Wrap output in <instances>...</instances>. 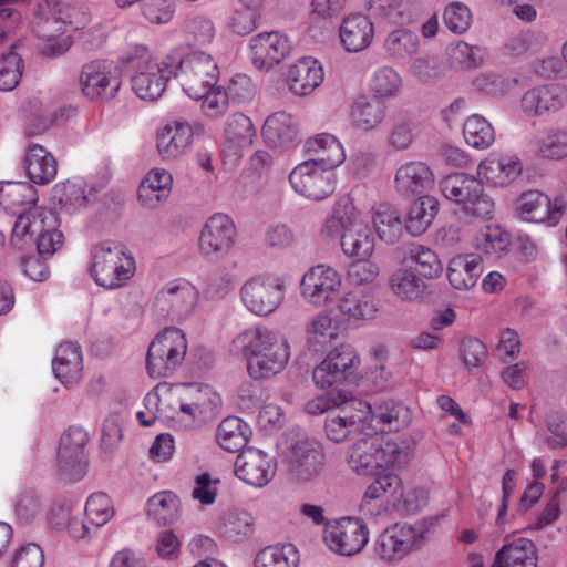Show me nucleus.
Returning a JSON list of instances; mask_svg holds the SVG:
<instances>
[{"mask_svg":"<svg viewBox=\"0 0 567 567\" xmlns=\"http://www.w3.org/2000/svg\"><path fill=\"white\" fill-rule=\"evenodd\" d=\"M230 351L247 359L249 375L256 380L281 372L290 357L287 340L266 327L239 333L233 340Z\"/></svg>","mask_w":567,"mask_h":567,"instance_id":"f257e3e1","label":"nucleus"},{"mask_svg":"<svg viewBox=\"0 0 567 567\" xmlns=\"http://www.w3.org/2000/svg\"><path fill=\"white\" fill-rule=\"evenodd\" d=\"M411 454L408 441H383L372 427V432L365 430L348 446L346 462L358 475L374 476L386 468L404 466Z\"/></svg>","mask_w":567,"mask_h":567,"instance_id":"f03ea898","label":"nucleus"},{"mask_svg":"<svg viewBox=\"0 0 567 567\" xmlns=\"http://www.w3.org/2000/svg\"><path fill=\"white\" fill-rule=\"evenodd\" d=\"M121 61L132 72V90L138 97L155 101L162 96L173 74L167 63L154 60L145 47H137L134 53L123 55Z\"/></svg>","mask_w":567,"mask_h":567,"instance_id":"7ed1b4c3","label":"nucleus"},{"mask_svg":"<svg viewBox=\"0 0 567 567\" xmlns=\"http://www.w3.org/2000/svg\"><path fill=\"white\" fill-rule=\"evenodd\" d=\"M134 270L135 261L121 244L104 241L92 247L90 272L99 286L120 288L133 276Z\"/></svg>","mask_w":567,"mask_h":567,"instance_id":"20e7f679","label":"nucleus"},{"mask_svg":"<svg viewBox=\"0 0 567 567\" xmlns=\"http://www.w3.org/2000/svg\"><path fill=\"white\" fill-rule=\"evenodd\" d=\"M442 195L458 205L473 217L487 219L494 212L493 199L484 193L481 179L465 173L445 176L439 184Z\"/></svg>","mask_w":567,"mask_h":567,"instance_id":"39448f33","label":"nucleus"},{"mask_svg":"<svg viewBox=\"0 0 567 567\" xmlns=\"http://www.w3.org/2000/svg\"><path fill=\"white\" fill-rule=\"evenodd\" d=\"M186 352L185 333L175 327L165 328L148 346L146 357L148 375L156 379L172 375L184 361Z\"/></svg>","mask_w":567,"mask_h":567,"instance_id":"423d86ee","label":"nucleus"},{"mask_svg":"<svg viewBox=\"0 0 567 567\" xmlns=\"http://www.w3.org/2000/svg\"><path fill=\"white\" fill-rule=\"evenodd\" d=\"M175 76L183 91L193 100L203 97L214 89L219 70L214 59L204 52H192L178 62Z\"/></svg>","mask_w":567,"mask_h":567,"instance_id":"0eeeda50","label":"nucleus"},{"mask_svg":"<svg viewBox=\"0 0 567 567\" xmlns=\"http://www.w3.org/2000/svg\"><path fill=\"white\" fill-rule=\"evenodd\" d=\"M79 84L89 100L110 101L121 87L120 70L112 61L92 60L82 66Z\"/></svg>","mask_w":567,"mask_h":567,"instance_id":"6e6552de","label":"nucleus"},{"mask_svg":"<svg viewBox=\"0 0 567 567\" xmlns=\"http://www.w3.org/2000/svg\"><path fill=\"white\" fill-rule=\"evenodd\" d=\"M323 540L334 554L351 557L368 544L369 529L360 519L342 517L326 524Z\"/></svg>","mask_w":567,"mask_h":567,"instance_id":"1a4fd4ad","label":"nucleus"},{"mask_svg":"<svg viewBox=\"0 0 567 567\" xmlns=\"http://www.w3.org/2000/svg\"><path fill=\"white\" fill-rule=\"evenodd\" d=\"M326 457L318 443L309 437L297 439L287 446L284 463L297 481L309 482L324 467Z\"/></svg>","mask_w":567,"mask_h":567,"instance_id":"9d476101","label":"nucleus"},{"mask_svg":"<svg viewBox=\"0 0 567 567\" xmlns=\"http://www.w3.org/2000/svg\"><path fill=\"white\" fill-rule=\"evenodd\" d=\"M360 359L350 344H340L332 349L313 372V382L322 388L342 383L353 377L359 368Z\"/></svg>","mask_w":567,"mask_h":567,"instance_id":"9b49d317","label":"nucleus"},{"mask_svg":"<svg viewBox=\"0 0 567 567\" xmlns=\"http://www.w3.org/2000/svg\"><path fill=\"white\" fill-rule=\"evenodd\" d=\"M371 405L361 400H342V406L338 413H330L324 423L328 439L333 442H342L350 434L359 436L367 430L368 416Z\"/></svg>","mask_w":567,"mask_h":567,"instance_id":"f8f14e48","label":"nucleus"},{"mask_svg":"<svg viewBox=\"0 0 567 567\" xmlns=\"http://www.w3.org/2000/svg\"><path fill=\"white\" fill-rule=\"evenodd\" d=\"M240 297L250 312L258 316H268L281 303L284 285L276 278L255 276L243 285Z\"/></svg>","mask_w":567,"mask_h":567,"instance_id":"ddd939ff","label":"nucleus"},{"mask_svg":"<svg viewBox=\"0 0 567 567\" xmlns=\"http://www.w3.org/2000/svg\"><path fill=\"white\" fill-rule=\"evenodd\" d=\"M341 284V276L334 268L317 265L303 275L300 282L301 296L309 303L322 307L337 299Z\"/></svg>","mask_w":567,"mask_h":567,"instance_id":"4468645a","label":"nucleus"},{"mask_svg":"<svg viewBox=\"0 0 567 567\" xmlns=\"http://www.w3.org/2000/svg\"><path fill=\"white\" fill-rule=\"evenodd\" d=\"M236 241V227L224 214L208 218L199 236V251L209 260H219L227 256Z\"/></svg>","mask_w":567,"mask_h":567,"instance_id":"2eb2a0df","label":"nucleus"},{"mask_svg":"<svg viewBox=\"0 0 567 567\" xmlns=\"http://www.w3.org/2000/svg\"><path fill=\"white\" fill-rule=\"evenodd\" d=\"M87 433L80 426H71L62 435L58 449V465L68 480H81L86 473L85 446Z\"/></svg>","mask_w":567,"mask_h":567,"instance_id":"dca6fc26","label":"nucleus"},{"mask_svg":"<svg viewBox=\"0 0 567 567\" xmlns=\"http://www.w3.org/2000/svg\"><path fill=\"white\" fill-rule=\"evenodd\" d=\"M421 540V530L409 524H394L378 536L374 553L388 563L400 560L417 548Z\"/></svg>","mask_w":567,"mask_h":567,"instance_id":"f3484780","label":"nucleus"},{"mask_svg":"<svg viewBox=\"0 0 567 567\" xmlns=\"http://www.w3.org/2000/svg\"><path fill=\"white\" fill-rule=\"evenodd\" d=\"M293 189L302 196L321 200L334 192V174L322 167L309 163H300L289 175Z\"/></svg>","mask_w":567,"mask_h":567,"instance_id":"a211bd4d","label":"nucleus"},{"mask_svg":"<svg viewBox=\"0 0 567 567\" xmlns=\"http://www.w3.org/2000/svg\"><path fill=\"white\" fill-rule=\"evenodd\" d=\"M196 302V290L186 281H172L156 295L154 311L162 318L179 320L187 316Z\"/></svg>","mask_w":567,"mask_h":567,"instance_id":"6ab92c4d","label":"nucleus"},{"mask_svg":"<svg viewBox=\"0 0 567 567\" xmlns=\"http://www.w3.org/2000/svg\"><path fill=\"white\" fill-rule=\"evenodd\" d=\"M276 473L274 460L256 449L243 451L235 462V474L245 483L255 487L267 485Z\"/></svg>","mask_w":567,"mask_h":567,"instance_id":"aec40b11","label":"nucleus"},{"mask_svg":"<svg viewBox=\"0 0 567 567\" xmlns=\"http://www.w3.org/2000/svg\"><path fill=\"white\" fill-rule=\"evenodd\" d=\"M517 212L524 220L555 226L564 215V204L558 198L551 202L539 190H528L520 195Z\"/></svg>","mask_w":567,"mask_h":567,"instance_id":"412c9836","label":"nucleus"},{"mask_svg":"<svg viewBox=\"0 0 567 567\" xmlns=\"http://www.w3.org/2000/svg\"><path fill=\"white\" fill-rule=\"evenodd\" d=\"M251 60L256 68L269 70L279 64L291 51L287 35L280 32H265L250 40Z\"/></svg>","mask_w":567,"mask_h":567,"instance_id":"4be33fe9","label":"nucleus"},{"mask_svg":"<svg viewBox=\"0 0 567 567\" xmlns=\"http://www.w3.org/2000/svg\"><path fill=\"white\" fill-rule=\"evenodd\" d=\"M520 103L527 115L543 116L555 113L567 104V86L550 84L533 87L523 95Z\"/></svg>","mask_w":567,"mask_h":567,"instance_id":"5701e85b","label":"nucleus"},{"mask_svg":"<svg viewBox=\"0 0 567 567\" xmlns=\"http://www.w3.org/2000/svg\"><path fill=\"white\" fill-rule=\"evenodd\" d=\"M305 150L311 157L303 163H309L312 166L322 167L331 172L341 165L346 158L340 142L333 135L327 133L309 138L306 142Z\"/></svg>","mask_w":567,"mask_h":567,"instance_id":"b1692460","label":"nucleus"},{"mask_svg":"<svg viewBox=\"0 0 567 567\" xmlns=\"http://www.w3.org/2000/svg\"><path fill=\"white\" fill-rule=\"evenodd\" d=\"M193 128L186 122L174 121L157 132V151L163 159H175L189 148Z\"/></svg>","mask_w":567,"mask_h":567,"instance_id":"393cba45","label":"nucleus"},{"mask_svg":"<svg viewBox=\"0 0 567 567\" xmlns=\"http://www.w3.org/2000/svg\"><path fill=\"white\" fill-rule=\"evenodd\" d=\"M323 69L317 60L307 56L289 66L286 83L296 95L310 94L323 81Z\"/></svg>","mask_w":567,"mask_h":567,"instance_id":"a878e982","label":"nucleus"},{"mask_svg":"<svg viewBox=\"0 0 567 567\" xmlns=\"http://www.w3.org/2000/svg\"><path fill=\"white\" fill-rule=\"evenodd\" d=\"M224 134V152L238 159L243 151L251 145L256 130L248 116L234 113L226 121Z\"/></svg>","mask_w":567,"mask_h":567,"instance_id":"bb28decb","label":"nucleus"},{"mask_svg":"<svg viewBox=\"0 0 567 567\" xmlns=\"http://www.w3.org/2000/svg\"><path fill=\"white\" fill-rule=\"evenodd\" d=\"M373 35V24L364 14H352L344 18L339 28L341 43L349 52L365 50L371 44Z\"/></svg>","mask_w":567,"mask_h":567,"instance_id":"cd10ccee","label":"nucleus"},{"mask_svg":"<svg viewBox=\"0 0 567 567\" xmlns=\"http://www.w3.org/2000/svg\"><path fill=\"white\" fill-rule=\"evenodd\" d=\"M411 422V413L408 408L402 405L401 403L394 402L392 400L382 401L374 406L371 408V412L368 416L367 430L372 432V427H375L377 431H400L406 427Z\"/></svg>","mask_w":567,"mask_h":567,"instance_id":"c85d7f7f","label":"nucleus"},{"mask_svg":"<svg viewBox=\"0 0 567 567\" xmlns=\"http://www.w3.org/2000/svg\"><path fill=\"white\" fill-rule=\"evenodd\" d=\"M52 367L55 377L65 386L78 384L83 371L80 348L71 342L60 344L56 349Z\"/></svg>","mask_w":567,"mask_h":567,"instance_id":"c756f323","label":"nucleus"},{"mask_svg":"<svg viewBox=\"0 0 567 567\" xmlns=\"http://www.w3.org/2000/svg\"><path fill=\"white\" fill-rule=\"evenodd\" d=\"M433 183V172L423 162L406 163L395 174L396 189L405 196L422 193L429 189Z\"/></svg>","mask_w":567,"mask_h":567,"instance_id":"7c9ffc66","label":"nucleus"},{"mask_svg":"<svg viewBox=\"0 0 567 567\" xmlns=\"http://www.w3.org/2000/svg\"><path fill=\"white\" fill-rule=\"evenodd\" d=\"M523 172V164L516 156H503L481 162L477 167L478 176L484 177L491 185L505 187L513 183Z\"/></svg>","mask_w":567,"mask_h":567,"instance_id":"2f4dec72","label":"nucleus"},{"mask_svg":"<svg viewBox=\"0 0 567 567\" xmlns=\"http://www.w3.org/2000/svg\"><path fill=\"white\" fill-rule=\"evenodd\" d=\"M42 210L32 207L18 215L9 240L10 248L25 251L33 247L37 231L43 228Z\"/></svg>","mask_w":567,"mask_h":567,"instance_id":"473e14b6","label":"nucleus"},{"mask_svg":"<svg viewBox=\"0 0 567 567\" xmlns=\"http://www.w3.org/2000/svg\"><path fill=\"white\" fill-rule=\"evenodd\" d=\"M299 130L297 122L290 114L277 112L267 117L262 136L266 143L272 147H289L298 138Z\"/></svg>","mask_w":567,"mask_h":567,"instance_id":"72a5a7b5","label":"nucleus"},{"mask_svg":"<svg viewBox=\"0 0 567 567\" xmlns=\"http://www.w3.org/2000/svg\"><path fill=\"white\" fill-rule=\"evenodd\" d=\"M391 292L404 302H421L427 291V285L412 269L395 270L388 281Z\"/></svg>","mask_w":567,"mask_h":567,"instance_id":"f704fd0d","label":"nucleus"},{"mask_svg":"<svg viewBox=\"0 0 567 567\" xmlns=\"http://www.w3.org/2000/svg\"><path fill=\"white\" fill-rule=\"evenodd\" d=\"M24 167L29 178L40 185L53 181L58 172L55 158L39 144L28 146Z\"/></svg>","mask_w":567,"mask_h":567,"instance_id":"c9c22d12","label":"nucleus"},{"mask_svg":"<svg viewBox=\"0 0 567 567\" xmlns=\"http://www.w3.org/2000/svg\"><path fill=\"white\" fill-rule=\"evenodd\" d=\"M483 271L482 258L477 255L454 257L447 268V279L457 290H467L475 286Z\"/></svg>","mask_w":567,"mask_h":567,"instance_id":"e433bc0d","label":"nucleus"},{"mask_svg":"<svg viewBox=\"0 0 567 567\" xmlns=\"http://www.w3.org/2000/svg\"><path fill=\"white\" fill-rule=\"evenodd\" d=\"M492 567H537L536 549L532 540L518 538L502 547Z\"/></svg>","mask_w":567,"mask_h":567,"instance_id":"4c0bfd02","label":"nucleus"},{"mask_svg":"<svg viewBox=\"0 0 567 567\" xmlns=\"http://www.w3.org/2000/svg\"><path fill=\"white\" fill-rule=\"evenodd\" d=\"M181 32L188 47H205L215 39L216 25L207 14L194 13L184 20Z\"/></svg>","mask_w":567,"mask_h":567,"instance_id":"58836bf2","label":"nucleus"},{"mask_svg":"<svg viewBox=\"0 0 567 567\" xmlns=\"http://www.w3.org/2000/svg\"><path fill=\"white\" fill-rule=\"evenodd\" d=\"M385 104L377 96H360L351 109L352 124L360 130L370 131L384 118Z\"/></svg>","mask_w":567,"mask_h":567,"instance_id":"ea45409f","label":"nucleus"},{"mask_svg":"<svg viewBox=\"0 0 567 567\" xmlns=\"http://www.w3.org/2000/svg\"><path fill=\"white\" fill-rule=\"evenodd\" d=\"M355 226L341 235L342 251L351 258L368 259L374 250L373 233L364 221Z\"/></svg>","mask_w":567,"mask_h":567,"instance_id":"a19ab883","label":"nucleus"},{"mask_svg":"<svg viewBox=\"0 0 567 567\" xmlns=\"http://www.w3.org/2000/svg\"><path fill=\"white\" fill-rule=\"evenodd\" d=\"M340 315L348 321L372 319L378 311L372 296L362 291H349L338 302Z\"/></svg>","mask_w":567,"mask_h":567,"instance_id":"79ce46f5","label":"nucleus"},{"mask_svg":"<svg viewBox=\"0 0 567 567\" xmlns=\"http://www.w3.org/2000/svg\"><path fill=\"white\" fill-rule=\"evenodd\" d=\"M249 426L237 416L224 419L216 431V442L227 452H238L248 442Z\"/></svg>","mask_w":567,"mask_h":567,"instance_id":"37998d69","label":"nucleus"},{"mask_svg":"<svg viewBox=\"0 0 567 567\" xmlns=\"http://www.w3.org/2000/svg\"><path fill=\"white\" fill-rule=\"evenodd\" d=\"M439 212V202L431 196L419 197L410 207L405 229L412 236H420L431 226Z\"/></svg>","mask_w":567,"mask_h":567,"instance_id":"c03bdc74","label":"nucleus"},{"mask_svg":"<svg viewBox=\"0 0 567 567\" xmlns=\"http://www.w3.org/2000/svg\"><path fill=\"white\" fill-rule=\"evenodd\" d=\"M147 515L158 525L175 523L179 517L178 497L169 491L155 494L147 502Z\"/></svg>","mask_w":567,"mask_h":567,"instance_id":"a18cd8bd","label":"nucleus"},{"mask_svg":"<svg viewBox=\"0 0 567 567\" xmlns=\"http://www.w3.org/2000/svg\"><path fill=\"white\" fill-rule=\"evenodd\" d=\"M43 228L37 231L34 245L41 257L52 256L63 245V234L58 229V217L50 210H42Z\"/></svg>","mask_w":567,"mask_h":567,"instance_id":"49530a36","label":"nucleus"},{"mask_svg":"<svg viewBox=\"0 0 567 567\" xmlns=\"http://www.w3.org/2000/svg\"><path fill=\"white\" fill-rule=\"evenodd\" d=\"M13 12L9 9L0 10V20L10 18ZM4 38V31L0 29V42ZM22 60L21 58L10 51L8 53L0 54V90L11 91L18 84L22 75L21 71Z\"/></svg>","mask_w":567,"mask_h":567,"instance_id":"de8ad7c7","label":"nucleus"},{"mask_svg":"<svg viewBox=\"0 0 567 567\" xmlns=\"http://www.w3.org/2000/svg\"><path fill=\"white\" fill-rule=\"evenodd\" d=\"M420 45L416 33L408 29H396L388 34L384 40L386 53L398 60L408 59L414 55Z\"/></svg>","mask_w":567,"mask_h":567,"instance_id":"09e8293b","label":"nucleus"},{"mask_svg":"<svg viewBox=\"0 0 567 567\" xmlns=\"http://www.w3.org/2000/svg\"><path fill=\"white\" fill-rule=\"evenodd\" d=\"M172 182V175L167 171L153 169L141 183L138 198L147 205H153L167 196Z\"/></svg>","mask_w":567,"mask_h":567,"instance_id":"8fccbe9b","label":"nucleus"},{"mask_svg":"<svg viewBox=\"0 0 567 567\" xmlns=\"http://www.w3.org/2000/svg\"><path fill=\"white\" fill-rule=\"evenodd\" d=\"M373 225L380 237L385 243L393 244L403 233V224L400 214L389 206H380L373 215Z\"/></svg>","mask_w":567,"mask_h":567,"instance_id":"3c124183","label":"nucleus"},{"mask_svg":"<svg viewBox=\"0 0 567 567\" xmlns=\"http://www.w3.org/2000/svg\"><path fill=\"white\" fill-rule=\"evenodd\" d=\"M299 555L291 545L268 546L255 558V567H298Z\"/></svg>","mask_w":567,"mask_h":567,"instance_id":"603ef678","label":"nucleus"},{"mask_svg":"<svg viewBox=\"0 0 567 567\" xmlns=\"http://www.w3.org/2000/svg\"><path fill=\"white\" fill-rule=\"evenodd\" d=\"M466 143L474 148L485 150L495 141L492 125L481 115L470 116L463 126Z\"/></svg>","mask_w":567,"mask_h":567,"instance_id":"864d4df0","label":"nucleus"},{"mask_svg":"<svg viewBox=\"0 0 567 567\" xmlns=\"http://www.w3.org/2000/svg\"><path fill=\"white\" fill-rule=\"evenodd\" d=\"M37 190L27 182H9L0 189V203L9 208L35 207Z\"/></svg>","mask_w":567,"mask_h":567,"instance_id":"5fc2aeb1","label":"nucleus"},{"mask_svg":"<svg viewBox=\"0 0 567 567\" xmlns=\"http://www.w3.org/2000/svg\"><path fill=\"white\" fill-rule=\"evenodd\" d=\"M224 537L229 540L238 542L254 532V519L245 511L228 513L220 526Z\"/></svg>","mask_w":567,"mask_h":567,"instance_id":"6e6d98bb","label":"nucleus"},{"mask_svg":"<svg viewBox=\"0 0 567 567\" xmlns=\"http://www.w3.org/2000/svg\"><path fill=\"white\" fill-rule=\"evenodd\" d=\"M115 514L111 498L105 493L90 495L85 504V516L90 524L102 527Z\"/></svg>","mask_w":567,"mask_h":567,"instance_id":"4d7b16f0","label":"nucleus"},{"mask_svg":"<svg viewBox=\"0 0 567 567\" xmlns=\"http://www.w3.org/2000/svg\"><path fill=\"white\" fill-rule=\"evenodd\" d=\"M54 197L68 210L84 207L87 200L84 183L80 179L55 185Z\"/></svg>","mask_w":567,"mask_h":567,"instance_id":"13d9d810","label":"nucleus"},{"mask_svg":"<svg viewBox=\"0 0 567 567\" xmlns=\"http://www.w3.org/2000/svg\"><path fill=\"white\" fill-rule=\"evenodd\" d=\"M409 256L417 266L420 275L424 278H437L443 271L439 257L427 247L421 245L413 246L409 251Z\"/></svg>","mask_w":567,"mask_h":567,"instance_id":"bf43d9fd","label":"nucleus"},{"mask_svg":"<svg viewBox=\"0 0 567 567\" xmlns=\"http://www.w3.org/2000/svg\"><path fill=\"white\" fill-rule=\"evenodd\" d=\"M443 20L451 32L455 34H463L470 29L473 16L465 3L454 1L445 7Z\"/></svg>","mask_w":567,"mask_h":567,"instance_id":"052dcab7","label":"nucleus"},{"mask_svg":"<svg viewBox=\"0 0 567 567\" xmlns=\"http://www.w3.org/2000/svg\"><path fill=\"white\" fill-rule=\"evenodd\" d=\"M400 86L401 78L399 73L388 66L379 69L371 80V90L378 99L394 96Z\"/></svg>","mask_w":567,"mask_h":567,"instance_id":"680f3d73","label":"nucleus"},{"mask_svg":"<svg viewBox=\"0 0 567 567\" xmlns=\"http://www.w3.org/2000/svg\"><path fill=\"white\" fill-rule=\"evenodd\" d=\"M330 214L341 224L343 233H347L349 228H354L357 227L355 225H361L364 221L361 218L360 212L354 206L353 199L349 196L340 197Z\"/></svg>","mask_w":567,"mask_h":567,"instance_id":"e2e57ef3","label":"nucleus"},{"mask_svg":"<svg viewBox=\"0 0 567 567\" xmlns=\"http://www.w3.org/2000/svg\"><path fill=\"white\" fill-rule=\"evenodd\" d=\"M65 18L55 17L52 12L47 17L38 16L33 22V30L40 41H50L53 37L65 33Z\"/></svg>","mask_w":567,"mask_h":567,"instance_id":"0e129e2a","label":"nucleus"},{"mask_svg":"<svg viewBox=\"0 0 567 567\" xmlns=\"http://www.w3.org/2000/svg\"><path fill=\"white\" fill-rule=\"evenodd\" d=\"M379 274L380 268L375 262L358 259L348 269V280L352 285L363 286L373 282Z\"/></svg>","mask_w":567,"mask_h":567,"instance_id":"69168bd1","label":"nucleus"},{"mask_svg":"<svg viewBox=\"0 0 567 567\" xmlns=\"http://www.w3.org/2000/svg\"><path fill=\"white\" fill-rule=\"evenodd\" d=\"M202 100L203 112L209 117H218L224 114L229 104V97L226 90L220 86H214Z\"/></svg>","mask_w":567,"mask_h":567,"instance_id":"338daca9","label":"nucleus"},{"mask_svg":"<svg viewBox=\"0 0 567 567\" xmlns=\"http://www.w3.org/2000/svg\"><path fill=\"white\" fill-rule=\"evenodd\" d=\"M543 156L560 159L567 156V132L553 131L543 140L539 147Z\"/></svg>","mask_w":567,"mask_h":567,"instance_id":"774afa93","label":"nucleus"}]
</instances>
